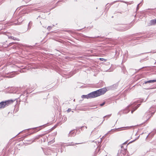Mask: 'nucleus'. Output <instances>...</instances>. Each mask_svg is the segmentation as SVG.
<instances>
[{"instance_id": "nucleus-1", "label": "nucleus", "mask_w": 156, "mask_h": 156, "mask_svg": "<svg viewBox=\"0 0 156 156\" xmlns=\"http://www.w3.org/2000/svg\"><path fill=\"white\" fill-rule=\"evenodd\" d=\"M106 92V89L102 88L88 94V96L89 98H95L103 94Z\"/></svg>"}, {"instance_id": "nucleus-2", "label": "nucleus", "mask_w": 156, "mask_h": 156, "mask_svg": "<svg viewBox=\"0 0 156 156\" xmlns=\"http://www.w3.org/2000/svg\"><path fill=\"white\" fill-rule=\"evenodd\" d=\"M13 101L12 100H10L1 102L0 103V109L4 108L8 106L9 105L12 103Z\"/></svg>"}, {"instance_id": "nucleus-3", "label": "nucleus", "mask_w": 156, "mask_h": 156, "mask_svg": "<svg viewBox=\"0 0 156 156\" xmlns=\"http://www.w3.org/2000/svg\"><path fill=\"white\" fill-rule=\"evenodd\" d=\"M8 38L9 39H13L14 40H16L18 41H20V40L18 38L12 36H8Z\"/></svg>"}, {"instance_id": "nucleus-4", "label": "nucleus", "mask_w": 156, "mask_h": 156, "mask_svg": "<svg viewBox=\"0 0 156 156\" xmlns=\"http://www.w3.org/2000/svg\"><path fill=\"white\" fill-rule=\"evenodd\" d=\"M156 82V80H150L147 81H145L144 83L145 84L147 83H152Z\"/></svg>"}, {"instance_id": "nucleus-5", "label": "nucleus", "mask_w": 156, "mask_h": 156, "mask_svg": "<svg viewBox=\"0 0 156 156\" xmlns=\"http://www.w3.org/2000/svg\"><path fill=\"white\" fill-rule=\"evenodd\" d=\"M140 105V104H139L137 105V106H136L134 108H133V110L131 111V113H133V112L135 111L137 108Z\"/></svg>"}, {"instance_id": "nucleus-6", "label": "nucleus", "mask_w": 156, "mask_h": 156, "mask_svg": "<svg viewBox=\"0 0 156 156\" xmlns=\"http://www.w3.org/2000/svg\"><path fill=\"white\" fill-rule=\"evenodd\" d=\"M74 135H75L74 134V133L73 131H71V132H70V133L69 134V136H73Z\"/></svg>"}, {"instance_id": "nucleus-7", "label": "nucleus", "mask_w": 156, "mask_h": 156, "mask_svg": "<svg viewBox=\"0 0 156 156\" xmlns=\"http://www.w3.org/2000/svg\"><path fill=\"white\" fill-rule=\"evenodd\" d=\"M82 97V98L87 99L89 98V96H88V94L87 95H83Z\"/></svg>"}, {"instance_id": "nucleus-8", "label": "nucleus", "mask_w": 156, "mask_h": 156, "mask_svg": "<svg viewBox=\"0 0 156 156\" xmlns=\"http://www.w3.org/2000/svg\"><path fill=\"white\" fill-rule=\"evenodd\" d=\"M151 23L152 24H154L156 23V19L151 20Z\"/></svg>"}, {"instance_id": "nucleus-9", "label": "nucleus", "mask_w": 156, "mask_h": 156, "mask_svg": "<svg viewBox=\"0 0 156 156\" xmlns=\"http://www.w3.org/2000/svg\"><path fill=\"white\" fill-rule=\"evenodd\" d=\"M121 128H119V129H116L115 130H113L114 132H116V131H120V130H122V129H120V130H118V129H121Z\"/></svg>"}, {"instance_id": "nucleus-10", "label": "nucleus", "mask_w": 156, "mask_h": 156, "mask_svg": "<svg viewBox=\"0 0 156 156\" xmlns=\"http://www.w3.org/2000/svg\"><path fill=\"white\" fill-rule=\"evenodd\" d=\"M111 115H106V116H105L104 117V118H105L106 117H107L108 118H109V117L110 116H111Z\"/></svg>"}, {"instance_id": "nucleus-11", "label": "nucleus", "mask_w": 156, "mask_h": 156, "mask_svg": "<svg viewBox=\"0 0 156 156\" xmlns=\"http://www.w3.org/2000/svg\"><path fill=\"white\" fill-rule=\"evenodd\" d=\"M39 138V136H37L36 137H35L34 139V140L33 141V142H34V140H35L36 139H38Z\"/></svg>"}, {"instance_id": "nucleus-12", "label": "nucleus", "mask_w": 156, "mask_h": 156, "mask_svg": "<svg viewBox=\"0 0 156 156\" xmlns=\"http://www.w3.org/2000/svg\"><path fill=\"white\" fill-rule=\"evenodd\" d=\"M100 59L101 60V61H106V59H105L104 58H100Z\"/></svg>"}, {"instance_id": "nucleus-13", "label": "nucleus", "mask_w": 156, "mask_h": 156, "mask_svg": "<svg viewBox=\"0 0 156 156\" xmlns=\"http://www.w3.org/2000/svg\"><path fill=\"white\" fill-rule=\"evenodd\" d=\"M105 102H103V103L101 104H100V106H103L104 105H105Z\"/></svg>"}, {"instance_id": "nucleus-14", "label": "nucleus", "mask_w": 156, "mask_h": 156, "mask_svg": "<svg viewBox=\"0 0 156 156\" xmlns=\"http://www.w3.org/2000/svg\"><path fill=\"white\" fill-rule=\"evenodd\" d=\"M140 4V3H139V4L138 5H137V9L138 10L139 9V5Z\"/></svg>"}, {"instance_id": "nucleus-15", "label": "nucleus", "mask_w": 156, "mask_h": 156, "mask_svg": "<svg viewBox=\"0 0 156 156\" xmlns=\"http://www.w3.org/2000/svg\"><path fill=\"white\" fill-rule=\"evenodd\" d=\"M51 28V27H50V26H48V27L47 28V29H48V30H49L50 29V28Z\"/></svg>"}, {"instance_id": "nucleus-16", "label": "nucleus", "mask_w": 156, "mask_h": 156, "mask_svg": "<svg viewBox=\"0 0 156 156\" xmlns=\"http://www.w3.org/2000/svg\"><path fill=\"white\" fill-rule=\"evenodd\" d=\"M71 110V109H69L67 111H68V112H69V111Z\"/></svg>"}, {"instance_id": "nucleus-17", "label": "nucleus", "mask_w": 156, "mask_h": 156, "mask_svg": "<svg viewBox=\"0 0 156 156\" xmlns=\"http://www.w3.org/2000/svg\"><path fill=\"white\" fill-rule=\"evenodd\" d=\"M8 77H12L11 76H8Z\"/></svg>"}, {"instance_id": "nucleus-18", "label": "nucleus", "mask_w": 156, "mask_h": 156, "mask_svg": "<svg viewBox=\"0 0 156 156\" xmlns=\"http://www.w3.org/2000/svg\"><path fill=\"white\" fill-rule=\"evenodd\" d=\"M2 34V32L1 31H0V34Z\"/></svg>"}, {"instance_id": "nucleus-19", "label": "nucleus", "mask_w": 156, "mask_h": 156, "mask_svg": "<svg viewBox=\"0 0 156 156\" xmlns=\"http://www.w3.org/2000/svg\"><path fill=\"white\" fill-rule=\"evenodd\" d=\"M130 106V105H129L128 106V107H129Z\"/></svg>"}, {"instance_id": "nucleus-20", "label": "nucleus", "mask_w": 156, "mask_h": 156, "mask_svg": "<svg viewBox=\"0 0 156 156\" xmlns=\"http://www.w3.org/2000/svg\"><path fill=\"white\" fill-rule=\"evenodd\" d=\"M56 153H55V155H56Z\"/></svg>"}, {"instance_id": "nucleus-21", "label": "nucleus", "mask_w": 156, "mask_h": 156, "mask_svg": "<svg viewBox=\"0 0 156 156\" xmlns=\"http://www.w3.org/2000/svg\"><path fill=\"white\" fill-rule=\"evenodd\" d=\"M124 156H127V155H125Z\"/></svg>"}, {"instance_id": "nucleus-22", "label": "nucleus", "mask_w": 156, "mask_h": 156, "mask_svg": "<svg viewBox=\"0 0 156 156\" xmlns=\"http://www.w3.org/2000/svg\"><path fill=\"white\" fill-rule=\"evenodd\" d=\"M86 128H87V127L86 126Z\"/></svg>"}]
</instances>
